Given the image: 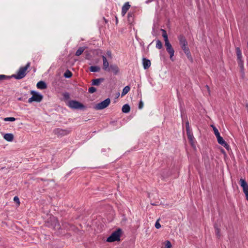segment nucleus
<instances>
[{
	"label": "nucleus",
	"mask_w": 248,
	"mask_h": 248,
	"mask_svg": "<svg viewBox=\"0 0 248 248\" xmlns=\"http://www.w3.org/2000/svg\"><path fill=\"white\" fill-rule=\"evenodd\" d=\"M30 62H28L25 66L20 67L17 73L13 75L12 77H14L17 79H20L25 77L27 74V69L30 67Z\"/></svg>",
	"instance_id": "nucleus-1"
},
{
	"label": "nucleus",
	"mask_w": 248,
	"mask_h": 248,
	"mask_svg": "<svg viewBox=\"0 0 248 248\" xmlns=\"http://www.w3.org/2000/svg\"><path fill=\"white\" fill-rule=\"evenodd\" d=\"M122 233L123 232L122 229L119 228L111 233V234L107 238V241L108 242L119 241H120V237L122 236Z\"/></svg>",
	"instance_id": "nucleus-2"
},
{
	"label": "nucleus",
	"mask_w": 248,
	"mask_h": 248,
	"mask_svg": "<svg viewBox=\"0 0 248 248\" xmlns=\"http://www.w3.org/2000/svg\"><path fill=\"white\" fill-rule=\"evenodd\" d=\"M178 40L179 41V44L181 46V47L182 49L184 51H186V50L189 49L188 47L187 46V42L185 37V36L181 34L178 36Z\"/></svg>",
	"instance_id": "nucleus-3"
},
{
	"label": "nucleus",
	"mask_w": 248,
	"mask_h": 248,
	"mask_svg": "<svg viewBox=\"0 0 248 248\" xmlns=\"http://www.w3.org/2000/svg\"><path fill=\"white\" fill-rule=\"evenodd\" d=\"M31 93L32 96L28 100L29 103H31L33 101L40 102L42 100L43 97L42 95L38 94L37 93L33 91L31 92Z\"/></svg>",
	"instance_id": "nucleus-4"
},
{
	"label": "nucleus",
	"mask_w": 248,
	"mask_h": 248,
	"mask_svg": "<svg viewBox=\"0 0 248 248\" xmlns=\"http://www.w3.org/2000/svg\"><path fill=\"white\" fill-rule=\"evenodd\" d=\"M68 106L70 108L74 109L82 108L84 107L82 103L76 100L69 101L68 103Z\"/></svg>",
	"instance_id": "nucleus-5"
},
{
	"label": "nucleus",
	"mask_w": 248,
	"mask_h": 248,
	"mask_svg": "<svg viewBox=\"0 0 248 248\" xmlns=\"http://www.w3.org/2000/svg\"><path fill=\"white\" fill-rule=\"evenodd\" d=\"M110 102V99L109 98H107L104 101L97 104L94 108L97 110L104 109L107 108L109 105Z\"/></svg>",
	"instance_id": "nucleus-6"
},
{
	"label": "nucleus",
	"mask_w": 248,
	"mask_h": 248,
	"mask_svg": "<svg viewBox=\"0 0 248 248\" xmlns=\"http://www.w3.org/2000/svg\"><path fill=\"white\" fill-rule=\"evenodd\" d=\"M240 186L242 187L243 192L245 194L246 200L248 201V185L244 179L241 178L239 183Z\"/></svg>",
	"instance_id": "nucleus-7"
},
{
	"label": "nucleus",
	"mask_w": 248,
	"mask_h": 248,
	"mask_svg": "<svg viewBox=\"0 0 248 248\" xmlns=\"http://www.w3.org/2000/svg\"><path fill=\"white\" fill-rule=\"evenodd\" d=\"M165 46L166 48V51L170 55V58L172 61H173L174 59L173 58V57L174 56V50L173 48L172 47L171 45L170 44V42L169 43H166L165 44Z\"/></svg>",
	"instance_id": "nucleus-8"
},
{
	"label": "nucleus",
	"mask_w": 248,
	"mask_h": 248,
	"mask_svg": "<svg viewBox=\"0 0 248 248\" xmlns=\"http://www.w3.org/2000/svg\"><path fill=\"white\" fill-rule=\"evenodd\" d=\"M50 220L52 221V225L54 229H60L61 226L59 222V220L57 218L52 217L50 218Z\"/></svg>",
	"instance_id": "nucleus-9"
},
{
	"label": "nucleus",
	"mask_w": 248,
	"mask_h": 248,
	"mask_svg": "<svg viewBox=\"0 0 248 248\" xmlns=\"http://www.w3.org/2000/svg\"><path fill=\"white\" fill-rule=\"evenodd\" d=\"M218 143L224 146L228 151L229 150L230 146L228 143L223 140V138L221 136L217 138Z\"/></svg>",
	"instance_id": "nucleus-10"
},
{
	"label": "nucleus",
	"mask_w": 248,
	"mask_h": 248,
	"mask_svg": "<svg viewBox=\"0 0 248 248\" xmlns=\"http://www.w3.org/2000/svg\"><path fill=\"white\" fill-rule=\"evenodd\" d=\"M102 59H103V69L105 71H109V63L107 60V58L104 56H102Z\"/></svg>",
	"instance_id": "nucleus-11"
},
{
	"label": "nucleus",
	"mask_w": 248,
	"mask_h": 248,
	"mask_svg": "<svg viewBox=\"0 0 248 248\" xmlns=\"http://www.w3.org/2000/svg\"><path fill=\"white\" fill-rule=\"evenodd\" d=\"M187 139L189 143L193 147L194 145V137L192 131L186 132Z\"/></svg>",
	"instance_id": "nucleus-12"
},
{
	"label": "nucleus",
	"mask_w": 248,
	"mask_h": 248,
	"mask_svg": "<svg viewBox=\"0 0 248 248\" xmlns=\"http://www.w3.org/2000/svg\"><path fill=\"white\" fill-rule=\"evenodd\" d=\"M130 7V5L129 2H126L122 7V15L123 16H124Z\"/></svg>",
	"instance_id": "nucleus-13"
},
{
	"label": "nucleus",
	"mask_w": 248,
	"mask_h": 248,
	"mask_svg": "<svg viewBox=\"0 0 248 248\" xmlns=\"http://www.w3.org/2000/svg\"><path fill=\"white\" fill-rule=\"evenodd\" d=\"M127 21L129 24H133L134 21V14L133 12H130L128 14Z\"/></svg>",
	"instance_id": "nucleus-14"
},
{
	"label": "nucleus",
	"mask_w": 248,
	"mask_h": 248,
	"mask_svg": "<svg viewBox=\"0 0 248 248\" xmlns=\"http://www.w3.org/2000/svg\"><path fill=\"white\" fill-rule=\"evenodd\" d=\"M143 65L145 69H148L151 66V62L150 60L146 58L143 59Z\"/></svg>",
	"instance_id": "nucleus-15"
},
{
	"label": "nucleus",
	"mask_w": 248,
	"mask_h": 248,
	"mask_svg": "<svg viewBox=\"0 0 248 248\" xmlns=\"http://www.w3.org/2000/svg\"><path fill=\"white\" fill-rule=\"evenodd\" d=\"M104 79L103 78L93 79L92 80V84L94 86H98L100 85L101 82L104 81Z\"/></svg>",
	"instance_id": "nucleus-16"
},
{
	"label": "nucleus",
	"mask_w": 248,
	"mask_h": 248,
	"mask_svg": "<svg viewBox=\"0 0 248 248\" xmlns=\"http://www.w3.org/2000/svg\"><path fill=\"white\" fill-rule=\"evenodd\" d=\"M37 87L40 89H45L47 88V86L45 82L40 81L37 83Z\"/></svg>",
	"instance_id": "nucleus-17"
},
{
	"label": "nucleus",
	"mask_w": 248,
	"mask_h": 248,
	"mask_svg": "<svg viewBox=\"0 0 248 248\" xmlns=\"http://www.w3.org/2000/svg\"><path fill=\"white\" fill-rule=\"evenodd\" d=\"M161 31L162 32V36L164 38V40L165 41V44L166 43H169L170 42L168 38V34L167 33V31L163 29H161Z\"/></svg>",
	"instance_id": "nucleus-18"
},
{
	"label": "nucleus",
	"mask_w": 248,
	"mask_h": 248,
	"mask_svg": "<svg viewBox=\"0 0 248 248\" xmlns=\"http://www.w3.org/2000/svg\"><path fill=\"white\" fill-rule=\"evenodd\" d=\"M235 51H236L237 60L242 59V55L241 50L240 47H237L235 48Z\"/></svg>",
	"instance_id": "nucleus-19"
},
{
	"label": "nucleus",
	"mask_w": 248,
	"mask_h": 248,
	"mask_svg": "<svg viewBox=\"0 0 248 248\" xmlns=\"http://www.w3.org/2000/svg\"><path fill=\"white\" fill-rule=\"evenodd\" d=\"M235 51H236L237 60L242 59V55L241 50L240 47H237L235 48Z\"/></svg>",
	"instance_id": "nucleus-20"
},
{
	"label": "nucleus",
	"mask_w": 248,
	"mask_h": 248,
	"mask_svg": "<svg viewBox=\"0 0 248 248\" xmlns=\"http://www.w3.org/2000/svg\"><path fill=\"white\" fill-rule=\"evenodd\" d=\"M4 138L8 141H12L14 139V136L12 134H5Z\"/></svg>",
	"instance_id": "nucleus-21"
},
{
	"label": "nucleus",
	"mask_w": 248,
	"mask_h": 248,
	"mask_svg": "<svg viewBox=\"0 0 248 248\" xmlns=\"http://www.w3.org/2000/svg\"><path fill=\"white\" fill-rule=\"evenodd\" d=\"M130 108L128 104H125L122 108V111L124 113H128L130 111Z\"/></svg>",
	"instance_id": "nucleus-22"
},
{
	"label": "nucleus",
	"mask_w": 248,
	"mask_h": 248,
	"mask_svg": "<svg viewBox=\"0 0 248 248\" xmlns=\"http://www.w3.org/2000/svg\"><path fill=\"white\" fill-rule=\"evenodd\" d=\"M100 70V68L98 66H92L90 67V71L93 72H99Z\"/></svg>",
	"instance_id": "nucleus-23"
},
{
	"label": "nucleus",
	"mask_w": 248,
	"mask_h": 248,
	"mask_svg": "<svg viewBox=\"0 0 248 248\" xmlns=\"http://www.w3.org/2000/svg\"><path fill=\"white\" fill-rule=\"evenodd\" d=\"M112 70L115 74H117L119 72V68L116 65H110L109 70Z\"/></svg>",
	"instance_id": "nucleus-24"
},
{
	"label": "nucleus",
	"mask_w": 248,
	"mask_h": 248,
	"mask_svg": "<svg viewBox=\"0 0 248 248\" xmlns=\"http://www.w3.org/2000/svg\"><path fill=\"white\" fill-rule=\"evenodd\" d=\"M85 48L83 47H79L76 52V54H75L76 56H79L80 55H81L83 53V52H84V51L85 50Z\"/></svg>",
	"instance_id": "nucleus-25"
},
{
	"label": "nucleus",
	"mask_w": 248,
	"mask_h": 248,
	"mask_svg": "<svg viewBox=\"0 0 248 248\" xmlns=\"http://www.w3.org/2000/svg\"><path fill=\"white\" fill-rule=\"evenodd\" d=\"M164 246L163 248H171L172 247L170 242L169 240H167L163 243Z\"/></svg>",
	"instance_id": "nucleus-26"
},
{
	"label": "nucleus",
	"mask_w": 248,
	"mask_h": 248,
	"mask_svg": "<svg viewBox=\"0 0 248 248\" xmlns=\"http://www.w3.org/2000/svg\"><path fill=\"white\" fill-rule=\"evenodd\" d=\"M57 131L58 132L61 134L62 135H65L69 134L70 132V130H63V129H57Z\"/></svg>",
	"instance_id": "nucleus-27"
},
{
	"label": "nucleus",
	"mask_w": 248,
	"mask_h": 248,
	"mask_svg": "<svg viewBox=\"0 0 248 248\" xmlns=\"http://www.w3.org/2000/svg\"><path fill=\"white\" fill-rule=\"evenodd\" d=\"M130 91V87L128 86L125 87L123 90L122 93V96L125 95L126 94L128 93V92Z\"/></svg>",
	"instance_id": "nucleus-28"
},
{
	"label": "nucleus",
	"mask_w": 248,
	"mask_h": 248,
	"mask_svg": "<svg viewBox=\"0 0 248 248\" xmlns=\"http://www.w3.org/2000/svg\"><path fill=\"white\" fill-rule=\"evenodd\" d=\"M184 53L186 55L187 58L192 62V58L190 52L189 51V49L188 50H186V51H184Z\"/></svg>",
	"instance_id": "nucleus-29"
},
{
	"label": "nucleus",
	"mask_w": 248,
	"mask_h": 248,
	"mask_svg": "<svg viewBox=\"0 0 248 248\" xmlns=\"http://www.w3.org/2000/svg\"><path fill=\"white\" fill-rule=\"evenodd\" d=\"M238 64L239 66L240 67L241 71L244 70V64H243V61L242 59L238 60Z\"/></svg>",
	"instance_id": "nucleus-30"
},
{
	"label": "nucleus",
	"mask_w": 248,
	"mask_h": 248,
	"mask_svg": "<svg viewBox=\"0 0 248 248\" xmlns=\"http://www.w3.org/2000/svg\"><path fill=\"white\" fill-rule=\"evenodd\" d=\"M72 73L69 70H67L64 74V76L65 78H70L72 77Z\"/></svg>",
	"instance_id": "nucleus-31"
},
{
	"label": "nucleus",
	"mask_w": 248,
	"mask_h": 248,
	"mask_svg": "<svg viewBox=\"0 0 248 248\" xmlns=\"http://www.w3.org/2000/svg\"><path fill=\"white\" fill-rule=\"evenodd\" d=\"M212 126L213 128V130L214 131V134L216 135L217 138L219 137V136H220L219 132H218V130L217 129V128L215 126H214L213 125H212Z\"/></svg>",
	"instance_id": "nucleus-32"
},
{
	"label": "nucleus",
	"mask_w": 248,
	"mask_h": 248,
	"mask_svg": "<svg viewBox=\"0 0 248 248\" xmlns=\"http://www.w3.org/2000/svg\"><path fill=\"white\" fill-rule=\"evenodd\" d=\"M156 47L159 49H161L162 47V42L159 40H157L156 41Z\"/></svg>",
	"instance_id": "nucleus-33"
},
{
	"label": "nucleus",
	"mask_w": 248,
	"mask_h": 248,
	"mask_svg": "<svg viewBox=\"0 0 248 248\" xmlns=\"http://www.w3.org/2000/svg\"><path fill=\"white\" fill-rule=\"evenodd\" d=\"M11 78L10 77L5 76L4 75H0V81L8 79Z\"/></svg>",
	"instance_id": "nucleus-34"
},
{
	"label": "nucleus",
	"mask_w": 248,
	"mask_h": 248,
	"mask_svg": "<svg viewBox=\"0 0 248 248\" xmlns=\"http://www.w3.org/2000/svg\"><path fill=\"white\" fill-rule=\"evenodd\" d=\"M62 226L64 228H68V226H72V225L66 221L62 222Z\"/></svg>",
	"instance_id": "nucleus-35"
},
{
	"label": "nucleus",
	"mask_w": 248,
	"mask_h": 248,
	"mask_svg": "<svg viewBox=\"0 0 248 248\" xmlns=\"http://www.w3.org/2000/svg\"><path fill=\"white\" fill-rule=\"evenodd\" d=\"M4 121H11L13 122L16 120L14 117H6L4 119Z\"/></svg>",
	"instance_id": "nucleus-36"
},
{
	"label": "nucleus",
	"mask_w": 248,
	"mask_h": 248,
	"mask_svg": "<svg viewBox=\"0 0 248 248\" xmlns=\"http://www.w3.org/2000/svg\"><path fill=\"white\" fill-rule=\"evenodd\" d=\"M96 91V89L95 87H91L89 88V92L90 93H93Z\"/></svg>",
	"instance_id": "nucleus-37"
},
{
	"label": "nucleus",
	"mask_w": 248,
	"mask_h": 248,
	"mask_svg": "<svg viewBox=\"0 0 248 248\" xmlns=\"http://www.w3.org/2000/svg\"><path fill=\"white\" fill-rule=\"evenodd\" d=\"M186 132L191 131L190 129V127H189L188 122H187L186 124Z\"/></svg>",
	"instance_id": "nucleus-38"
},
{
	"label": "nucleus",
	"mask_w": 248,
	"mask_h": 248,
	"mask_svg": "<svg viewBox=\"0 0 248 248\" xmlns=\"http://www.w3.org/2000/svg\"><path fill=\"white\" fill-rule=\"evenodd\" d=\"M216 234L218 238L220 236V230L219 229L217 228L216 229Z\"/></svg>",
	"instance_id": "nucleus-39"
},
{
	"label": "nucleus",
	"mask_w": 248,
	"mask_h": 248,
	"mask_svg": "<svg viewBox=\"0 0 248 248\" xmlns=\"http://www.w3.org/2000/svg\"><path fill=\"white\" fill-rule=\"evenodd\" d=\"M84 54H85V55H86V57H85V58H86V59H88V60L90 59V58H91V55H90V53L89 52V51H85V53H84Z\"/></svg>",
	"instance_id": "nucleus-40"
},
{
	"label": "nucleus",
	"mask_w": 248,
	"mask_h": 248,
	"mask_svg": "<svg viewBox=\"0 0 248 248\" xmlns=\"http://www.w3.org/2000/svg\"><path fill=\"white\" fill-rule=\"evenodd\" d=\"M63 96L64 99L66 100H67V99H69V98H70L69 94L68 93H63Z\"/></svg>",
	"instance_id": "nucleus-41"
},
{
	"label": "nucleus",
	"mask_w": 248,
	"mask_h": 248,
	"mask_svg": "<svg viewBox=\"0 0 248 248\" xmlns=\"http://www.w3.org/2000/svg\"><path fill=\"white\" fill-rule=\"evenodd\" d=\"M14 200L15 202H16L18 204V205H19L20 202H19V198L17 197H16V196L14 198Z\"/></svg>",
	"instance_id": "nucleus-42"
},
{
	"label": "nucleus",
	"mask_w": 248,
	"mask_h": 248,
	"mask_svg": "<svg viewBox=\"0 0 248 248\" xmlns=\"http://www.w3.org/2000/svg\"><path fill=\"white\" fill-rule=\"evenodd\" d=\"M155 226L157 229H159L161 227V225L158 222V220L155 222Z\"/></svg>",
	"instance_id": "nucleus-43"
},
{
	"label": "nucleus",
	"mask_w": 248,
	"mask_h": 248,
	"mask_svg": "<svg viewBox=\"0 0 248 248\" xmlns=\"http://www.w3.org/2000/svg\"><path fill=\"white\" fill-rule=\"evenodd\" d=\"M143 103L141 101H140V102L139 103V108L140 109H141L143 107Z\"/></svg>",
	"instance_id": "nucleus-44"
},
{
	"label": "nucleus",
	"mask_w": 248,
	"mask_h": 248,
	"mask_svg": "<svg viewBox=\"0 0 248 248\" xmlns=\"http://www.w3.org/2000/svg\"><path fill=\"white\" fill-rule=\"evenodd\" d=\"M120 96V93H117L116 94V98H118Z\"/></svg>",
	"instance_id": "nucleus-45"
},
{
	"label": "nucleus",
	"mask_w": 248,
	"mask_h": 248,
	"mask_svg": "<svg viewBox=\"0 0 248 248\" xmlns=\"http://www.w3.org/2000/svg\"><path fill=\"white\" fill-rule=\"evenodd\" d=\"M206 88H207L208 92L209 93L210 92V88H209V87L208 85H206Z\"/></svg>",
	"instance_id": "nucleus-46"
},
{
	"label": "nucleus",
	"mask_w": 248,
	"mask_h": 248,
	"mask_svg": "<svg viewBox=\"0 0 248 248\" xmlns=\"http://www.w3.org/2000/svg\"><path fill=\"white\" fill-rule=\"evenodd\" d=\"M107 54L108 55V56H111V52L110 51H108L107 52Z\"/></svg>",
	"instance_id": "nucleus-47"
},
{
	"label": "nucleus",
	"mask_w": 248,
	"mask_h": 248,
	"mask_svg": "<svg viewBox=\"0 0 248 248\" xmlns=\"http://www.w3.org/2000/svg\"><path fill=\"white\" fill-rule=\"evenodd\" d=\"M104 20H105V22L107 23V20L104 17Z\"/></svg>",
	"instance_id": "nucleus-48"
},
{
	"label": "nucleus",
	"mask_w": 248,
	"mask_h": 248,
	"mask_svg": "<svg viewBox=\"0 0 248 248\" xmlns=\"http://www.w3.org/2000/svg\"><path fill=\"white\" fill-rule=\"evenodd\" d=\"M116 23H117L118 22V19H117V17H116Z\"/></svg>",
	"instance_id": "nucleus-49"
}]
</instances>
